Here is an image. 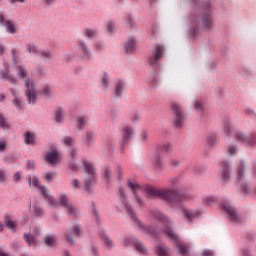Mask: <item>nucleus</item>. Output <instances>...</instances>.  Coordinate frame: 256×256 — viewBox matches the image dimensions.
I'll list each match as a JSON object with an SVG mask.
<instances>
[{
	"label": "nucleus",
	"mask_w": 256,
	"mask_h": 256,
	"mask_svg": "<svg viewBox=\"0 0 256 256\" xmlns=\"http://www.w3.org/2000/svg\"><path fill=\"white\" fill-rule=\"evenodd\" d=\"M55 121L56 123H62L63 119H65V111L62 108H57L55 110Z\"/></svg>",
	"instance_id": "obj_33"
},
{
	"label": "nucleus",
	"mask_w": 256,
	"mask_h": 256,
	"mask_svg": "<svg viewBox=\"0 0 256 256\" xmlns=\"http://www.w3.org/2000/svg\"><path fill=\"white\" fill-rule=\"evenodd\" d=\"M27 53H39L37 46L35 44H26Z\"/></svg>",
	"instance_id": "obj_45"
},
{
	"label": "nucleus",
	"mask_w": 256,
	"mask_h": 256,
	"mask_svg": "<svg viewBox=\"0 0 256 256\" xmlns=\"http://www.w3.org/2000/svg\"><path fill=\"white\" fill-rule=\"evenodd\" d=\"M62 143L67 147H73L75 145V139L70 136H64L62 138Z\"/></svg>",
	"instance_id": "obj_37"
},
{
	"label": "nucleus",
	"mask_w": 256,
	"mask_h": 256,
	"mask_svg": "<svg viewBox=\"0 0 256 256\" xmlns=\"http://www.w3.org/2000/svg\"><path fill=\"white\" fill-rule=\"evenodd\" d=\"M83 165L86 173L89 175V177L84 180V187L86 191H91V186L95 185L97 181V174L95 173V167H93V164H91L87 160L83 161Z\"/></svg>",
	"instance_id": "obj_6"
},
{
	"label": "nucleus",
	"mask_w": 256,
	"mask_h": 256,
	"mask_svg": "<svg viewBox=\"0 0 256 256\" xmlns=\"http://www.w3.org/2000/svg\"><path fill=\"white\" fill-rule=\"evenodd\" d=\"M227 153H228V155H235V154H237V147L229 146L227 148Z\"/></svg>",
	"instance_id": "obj_55"
},
{
	"label": "nucleus",
	"mask_w": 256,
	"mask_h": 256,
	"mask_svg": "<svg viewBox=\"0 0 256 256\" xmlns=\"http://www.w3.org/2000/svg\"><path fill=\"white\" fill-rule=\"evenodd\" d=\"M150 215L160 223L161 231L165 233V235L168 237V239H170V241H173L180 255H183V256L189 255V245L179 240V236L175 233V231L171 227V225H173V223L171 222V219H169V217H167L165 214H163L159 210L150 211Z\"/></svg>",
	"instance_id": "obj_2"
},
{
	"label": "nucleus",
	"mask_w": 256,
	"mask_h": 256,
	"mask_svg": "<svg viewBox=\"0 0 256 256\" xmlns=\"http://www.w3.org/2000/svg\"><path fill=\"white\" fill-rule=\"evenodd\" d=\"M202 255L203 256H213V251H211V250H204Z\"/></svg>",
	"instance_id": "obj_64"
},
{
	"label": "nucleus",
	"mask_w": 256,
	"mask_h": 256,
	"mask_svg": "<svg viewBox=\"0 0 256 256\" xmlns=\"http://www.w3.org/2000/svg\"><path fill=\"white\" fill-rule=\"evenodd\" d=\"M128 186L130 187V189H132V191L136 197L137 203L142 206L143 200L141 198H139V195L137 194L138 191H141V186L138 183H133V182H128Z\"/></svg>",
	"instance_id": "obj_22"
},
{
	"label": "nucleus",
	"mask_w": 256,
	"mask_h": 256,
	"mask_svg": "<svg viewBox=\"0 0 256 256\" xmlns=\"http://www.w3.org/2000/svg\"><path fill=\"white\" fill-rule=\"evenodd\" d=\"M94 137H95V135L93 134V132L89 131L86 133L85 141H86V145H88V147L92 145Z\"/></svg>",
	"instance_id": "obj_43"
},
{
	"label": "nucleus",
	"mask_w": 256,
	"mask_h": 256,
	"mask_svg": "<svg viewBox=\"0 0 256 256\" xmlns=\"http://www.w3.org/2000/svg\"><path fill=\"white\" fill-rule=\"evenodd\" d=\"M70 183L73 189H81V181H79V179L73 178Z\"/></svg>",
	"instance_id": "obj_46"
},
{
	"label": "nucleus",
	"mask_w": 256,
	"mask_h": 256,
	"mask_svg": "<svg viewBox=\"0 0 256 256\" xmlns=\"http://www.w3.org/2000/svg\"><path fill=\"white\" fill-rule=\"evenodd\" d=\"M5 226L11 231H15L17 229V222H15L11 217L5 216L4 219Z\"/></svg>",
	"instance_id": "obj_30"
},
{
	"label": "nucleus",
	"mask_w": 256,
	"mask_h": 256,
	"mask_svg": "<svg viewBox=\"0 0 256 256\" xmlns=\"http://www.w3.org/2000/svg\"><path fill=\"white\" fill-rule=\"evenodd\" d=\"M6 179H7V173H5V170H0V183H5Z\"/></svg>",
	"instance_id": "obj_58"
},
{
	"label": "nucleus",
	"mask_w": 256,
	"mask_h": 256,
	"mask_svg": "<svg viewBox=\"0 0 256 256\" xmlns=\"http://www.w3.org/2000/svg\"><path fill=\"white\" fill-rule=\"evenodd\" d=\"M246 166L247 164L243 160L237 163L234 179L241 191L249 193V186H247V173H245Z\"/></svg>",
	"instance_id": "obj_4"
},
{
	"label": "nucleus",
	"mask_w": 256,
	"mask_h": 256,
	"mask_svg": "<svg viewBox=\"0 0 256 256\" xmlns=\"http://www.w3.org/2000/svg\"><path fill=\"white\" fill-rule=\"evenodd\" d=\"M234 139L238 143H243V145H247L248 147H256V132L247 135L245 132L235 131Z\"/></svg>",
	"instance_id": "obj_7"
},
{
	"label": "nucleus",
	"mask_w": 256,
	"mask_h": 256,
	"mask_svg": "<svg viewBox=\"0 0 256 256\" xmlns=\"http://www.w3.org/2000/svg\"><path fill=\"white\" fill-rule=\"evenodd\" d=\"M102 243H103L106 247H108V249L113 248V240H111V238H109V236H107V235H104V236L102 237Z\"/></svg>",
	"instance_id": "obj_39"
},
{
	"label": "nucleus",
	"mask_w": 256,
	"mask_h": 256,
	"mask_svg": "<svg viewBox=\"0 0 256 256\" xmlns=\"http://www.w3.org/2000/svg\"><path fill=\"white\" fill-rule=\"evenodd\" d=\"M24 143L26 145H35V134L31 132H26L24 134Z\"/></svg>",
	"instance_id": "obj_31"
},
{
	"label": "nucleus",
	"mask_w": 256,
	"mask_h": 256,
	"mask_svg": "<svg viewBox=\"0 0 256 256\" xmlns=\"http://www.w3.org/2000/svg\"><path fill=\"white\" fill-rule=\"evenodd\" d=\"M32 215L35 217H43V215H45V211H43V208H41L39 205L33 204Z\"/></svg>",
	"instance_id": "obj_34"
},
{
	"label": "nucleus",
	"mask_w": 256,
	"mask_h": 256,
	"mask_svg": "<svg viewBox=\"0 0 256 256\" xmlns=\"http://www.w3.org/2000/svg\"><path fill=\"white\" fill-rule=\"evenodd\" d=\"M220 167L223 181H228L229 177H231V164L227 161H222Z\"/></svg>",
	"instance_id": "obj_20"
},
{
	"label": "nucleus",
	"mask_w": 256,
	"mask_h": 256,
	"mask_svg": "<svg viewBox=\"0 0 256 256\" xmlns=\"http://www.w3.org/2000/svg\"><path fill=\"white\" fill-rule=\"evenodd\" d=\"M172 113L174 115L173 124L175 127H183L185 123V113L181 109V106L178 103H172L171 104Z\"/></svg>",
	"instance_id": "obj_9"
},
{
	"label": "nucleus",
	"mask_w": 256,
	"mask_h": 256,
	"mask_svg": "<svg viewBox=\"0 0 256 256\" xmlns=\"http://www.w3.org/2000/svg\"><path fill=\"white\" fill-rule=\"evenodd\" d=\"M194 107H195L196 111H203V101L196 100Z\"/></svg>",
	"instance_id": "obj_51"
},
{
	"label": "nucleus",
	"mask_w": 256,
	"mask_h": 256,
	"mask_svg": "<svg viewBox=\"0 0 256 256\" xmlns=\"http://www.w3.org/2000/svg\"><path fill=\"white\" fill-rule=\"evenodd\" d=\"M56 177H57V173L55 172L54 173L48 172L45 175L46 181H53Z\"/></svg>",
	"instance_id": "obj_52"
},
{
	"label": "nucleus",
	"mask_w": 256,
	"mask_h": 256,
	"mask_svg": "<svg viewBox=\"0 0 256 256\" xmlns=\"http://www.w3.org/2000/svg\"><path fill=\"white\" fill-rule=\"evenodd\" d=\"M145 193L148 197L153 199H162L163 201H167L170 207H174V209H180L183 217L189 223L193 222V219L199 217L201 215L200 210H189L183 205L186 201H191L193 196L191 194H181L177 190L173 189H159L152 186L145 187Z\"/></svg>",
	"instance_id": "obj_1"
},
{
	"label": "nucleus",
	"mask_w": 256,
	"mask_h": 256,
	"mask_svg": "<svg viewBox=\"0 0 256 256\" xmlns=\"http://www.w3.org/2000/svg\"><path fill=\"white\" fill-rule=\"evenodd\" d=\"M251 177H252V179H256V162L252 163V166H251Z\"/></svg>",
	"instance_id": "obj_57"
},
{
	"label": "nucleus",
	"mask_w": 256,
	"mask_h": 256,
	"mask_svg": "<svg viewBox=\"0 0 256 256\" xmlns=\"http://www.w3.org/2000/svg\"><path fill=\"white\" fill-rule=\"evenodd\" d=\"M137 49V40L135 38H130L125 44L126 53H133Z\"/></svg>",
	"instance_id": "obj_24"
},
{
	"label": "nucleus",
	"mask_w": 256,
	"mask_h": 256,
	"mask_svg": "<svg viewBox=\"0 0 256 256\" xmlns=\"http://www.w3.org/2000/svg\"><path fill=\"white\" fill-rule=\"evenodd\" d=\"M178 185H179V180L177 179V178H172L171 180H170V187H178Z\"/></svg>",
	"instance_id": "obj_60"
},
{
	"label": "nucleus",
	"mask_w": 256,
	"mask_h": 256,
	"mask_svg": "<svg viewBox=\"0 0 256 256\" xmlns=\"http://www.w3.org/2000/svg\"><path fill=\"white\" fill-rule=\"evenodd\" d=\"M246 113H247V115H249L250 117H252V119H256V113L253 111V109L247 108V109H246Z\"/></svg>",
	"instance_id": "obj_59"
},
{
	"label": "nucleus",
	"mask_w": 256,
	"mask_h": 256,
	"mask_svg": "<svg viewBox=\"0 0 256 256\" xmlns=\"http://www.w3.org/2000/svg\"><path fill=\"white\" fill-rule=\"evenodd\" d=\"M60 203L61 205H63V207H66V209H68V215H73L74 217L77 216V208L69 203V198L67 197V194L60 195Z\"/></svg>",
	"instance_id": "obj_19"
},
{
	"label": "nucleus",
	"mask_w": 256,
	"mask_h": 256,
	"mask_svg": "<svg viewBox=\"0 0 256 256\" xmlns=\"http://www.w3.org/2000/svg\"><path fill=\"white\" fill-rule=\"evenodd\" d=\"M216 199L213 196H206L204 198V202H206L207 205H212V203H215Z\"/></svg>",
	"instance_id": "obj_54"
},
{
	"label": "nucleus",
	"mask_w": 256,
	"mask_h": 256,
	"mask_svg": "<svg viewBox=\"0 0 256 256\" xmlns=\"http://www.w3.org/2000/svg\"><path fill=\"white\" fill-rule=\"evenodd\" d=\"M25 87V95L28 103L35 105V103H37V86L35 85V81H33L31 78H27L25 81Z\"/></svg>",
	"instance_id": "obj_8"
},
{
	"label": "nucleus",
	"mask_w": 256,
	"mask_h": 256,
	"mask_svg": "<svg viewBox=\"0 0 256 256\" xmlns=\"http://www.w3.org/2000/svg\"><path fill=\"white\" fill-rule=\"evenodd\" d=\"M207 143L208 145H215L217 143V137L215 135L208 136Z\"/></svg>",
	"instance_id": "obj_53"
},
{
	"label": "nucleus",
	"mask_w": 256,
	"mask_h": 256,
	"mask_svg": "<svg viewBox=\"0 0 256 256\" xmlns=\"http://www.w3.org/2000/svg\"><path fill=\"white\" fill-rule=\"evenodd\" d=\"M124 89H125V82L124 81L119 80L118 82H116V86H115V89H114V93H115L116 97L121 96Z\"/></svg>",
	"instance_id": "obj_32"
},
{
	"label": "nucleus",
	"mask_w": 256,
	"mask_h": 256,
	"mask_svg": "<svg viewBox=\"0 0 256 256\" xmlns=\"http://www.w3.org/2000/svg\"><path fill=\"white\" fill-rule=\"evenodd\" d=\"M4 67H5V71L0 72V77H2V79H5L6 81H9L13 85H15V83H17V78H15L13 75H10L9 67L7 65H4Z\"/></svg>",
	"instance_id": "obj_23"
},
{
	"label": "nucleus",
	"mask_w": 256,
	"mask_h": 256,
	"mask_svg": "<svg viewBox=\"0 0 256 256\" xmlns=\"http://www.w3.org/2000/svg\"><path fill=\"white\" fill-rule=\"evenodd\" d=\"M69 168L71 169V171H78L79 170V166H77V164H75V162H71L69 165Z\"/></svg>",
	"instance_id": "obj_63"
},
{
	"label": "nucleus",
	"mask_w": 256,
	"mask_h": 256,
	"mask_svg": "<svg viewBox=\"0 0 256 256\" xmlns=\"http://www.w3.org/2000/svg\"><path fill=\"white\" fill-rule=\"evenodd\" d=\"M221 209L225 211L228 215V219H230L232 223H239V214L235 207L231 206L229 202H222Z\"/></svg>",
	"instance_id": "obj_12"
},
{
	"label": "nucleus",
	"mask_w": 256,
	"mask_h": 256,
	"mask_svg": "<svg viewBox=\"0 0 256 256\" xmlns=\"http://www.w3.org/2000/svg\"><path fill=\"white\" fill-rule=\"evenodd\" d=\"M115 173H116V177L117 179H121V175L123 174V168L121 167V165H117L115 168Z\"/></svg>",
	"instance_id": "obj_50"
},
{
	"label": "nucleus",
	"mask_w": 256,
	"mask_h": 256,
	"mask_svg": "<svg viewBox=\"0 0 256 256\" xmlns=\"http://www.w3.org/2000/svg\"><path fill=\"white\" fill-rule=\"evenodd\" d=\"M157 256H169V248L165 244H159L156 246Z\"/></svg>",
	"instance_id": "obj_27"
},
{
	"label": "nucleus",
	"mask_w": 256,
	"mask_h": 256,
	"mask_svg": "<svg viewBox=\"0 0 256 256\" xmlns=\"http://www.w3.org/2000/svg\"><path fill=\"white\" fill-rule=\"evenodd\" d=\"M24 239L30 247H37V240H35V236L31 234H24Z\"/></svg>",
	"instance_id": "obj_35"
},
{
	"label": "nucleus",
	"mask_w": 256,
	"mask_h": 256,
	"mask_svg": "<svg viewBox=\"0 0 256 256\" xmlns=\"http://www.w3.org/2000/svg\"><path fill=\"white\" fill-rule=\"evenodd\" d=\"M11 93L14 97V99L12 101L14 107H16V109L21 111L23 109V99L21 98V95H19V93L15 92L14 89H11Z\"/></svg>",
	"instance_id": "obj_21"
},
{
	"label": "nucleus",
	"mask_w": 256,
	"mask_h": 256,
	"mask_svg": "<svg viewBox=\"0 0 256 256\" xmlns=\"http://www.w3.org/2000/svg\"><path fill=\"white\" fill-rule=\"evenodd\" d=\"M41 95H51V87H49V85L44 86L41 90H40Z\"/></svg>",
	"instance_id": "obj_48"
},
{
	"label": "nucleus",
	"mask_w": 256,
	"mask_h": 256,
	"mask_svg": "<svg viewBox=\"0 0 256 256\" xmlns=\"http://www.w3.org/2000/svg\"><path fill=\"white\" fill-rule=\"evenodd\" d=\"M39 55L42 57V59H51L53 57L51 50H42L40 51Z\"/></svg>",
	"instance_id": "obj_42"
},
{
	"label": "nucleus",
	"mask_w": 256,
	"mask_h": 256,
	"mask_svg": "<svg viewBox=\"0 0 256 256\" xmlns=\"http://www.w3.org/2000/svg\"><path fill=\"white\" fill-rule=\"evenodd\" d=\"M105 49V46L103 45V43L98 42L96 43V51H98V53H101V51H103Z\"/></svg>",
	"instance_id": "obj_61"
},
{
	"label": "nucleus",
	"mask_w": 256,
	"mask_h": 256,
	"mask_svg": "<svg viewBox=\"0 0 256 256\" xmlns=\"http://www.w3.org/2000/svg\"><path fill=\"white\" fill-rule=\"evenodd\" d=\"M0 127L2 129H9V123H7L3 114H0Z\"/></svg>",
	"instance_id": "obj_47"
},
{
	"label": "nucleus",
	"mask_w": 256,
	"mask_h": 256,
	"mask_svg": "<svg viewBox=\"0 0 256 256\" xmlns=\"http://www.w3.org/2000/svg\"><path fill=\"white\" fill-rule=\"evenodd\" d=\"M97 30L95 29H86L84 31V35H86V37H88L89 39H93V37H97Z\"/></svg>",
	"instance_id": "obj_41"
},
{
	"label": "nucleus",
	"mask_w": 256,
	"mask_h": 256,
	"mask_svg": "<svg viewBox=\"0 0 256 256\" xmlns=\"http://www.w3.org/2000/svg\"><path fill=\"white\" fill-rule=\"evenodd\" d=\"M124 247H129V245L134 244V247L138 253H142V255H147V248L143 243L139 242L135 238H124L122 241Z\"/></svg>",
	"instance_id": "obj_15"
},
{
	"label": "nucleus",
	"mask_w": 256,
	"mask_h": 256,
	"mask_svg": "<svg viewBox=\"0 0 256 256\" xmlns=\"http://www.w3.org/2000/svg\"><path fill=\"white\" fill-rule=\"evenodd\" d=\"M169 165H170V167H173V168L179 167V165H181V161H179V160H177L175 158H172L169 161Z\"/></svg>",
	"instance_id": "obj_49"
},
{
	"label": "nucleus",
	"mask_w": 256,
	"mask_h": 256,
	"mask_svg": "<svg viewBox=\"0 0 256 256\" xmlns=\"http://www.w3.org/2000/svg\"><path fill=\"white\" fill-rule=\"evenodd\" d=\"M45 243L48 247H54L57 245V236L56 235H49L45 237Z\"/></svg>",
	"instance_id": "obj_36"
},
{
	"label": "nucleus",
	"mask_w": 256,
	"mask_h": 256,
	"mask_svg": "<svg viewBox=\"0 0 256 256\" xmlns=\"http://www.w3.org/2000/svg\"><path fill=\"white\" fill-rule=\"evenodd\" d=\"M165 53V47L162 44H156L152 50V54L149 57V65H157Z\"/></svg>",
	"instance_id": "obj_11"
},
{
	"label": "nucleus",
	"mask_w": 256,
	"mask_h": 256,
	"mask_svg": "<svg viewBox=\"0 0 256 256\" xmlns=\"http://www.w3.org/2000/svg\"><path fill=\"white\" fill-rule=\"evenodd\" d=\"M0 25H3L6 29V33H9L10 35H15L17 32V26H15L13 21L5 19V14H3V12H0Z\"/></svg>",
	"instance_id": "obj_17"
},
{
	"label": "nucleus",
	"mask_w": 256,
	"mask_h": 256,
	"mask_svg": "<svg viewBox=\"0 0 256 256\" xmlns=\"http://www.w3.org/2000/svg\"><path fill=\"white\" fill-rule=\"evenodd\" d=\"M79 48H80V51H82L83 53L82 59H91V57H93L91 55V50H89V47H87V44H85V42H80Z\"/></svg>",
	"instance_id": "obj_26"
},
{
	"label": "nucleus",
	"mask_w": 256,
	"mask_h": 256,
	"mask_svg": "<svg viewBox=\"0 0 256 256\" xmlns=\"http://www.w3.org/2000/svg\"><path fill=\"white\" fill-rule=\"evenodd\" d=\"M121 133H122V145H126V143H129V141L133 139V134L135 133V130L133 129V126L125 125L121 128Z\"/></svg>",
	"instance_id": "obj_18"
},
{
	"label": "nucleus",
	"mask_w": 256,
	"mask_h": 256,
	"mask_svg": "<svg viewBox=\"0 0 256 256\" xmlns=\"http://www.w3.org/2000/svg\"><path fill=\"white\" fill-rule=\"evenodd\" d=\"M26 167H27V169H34L35 168V162L31 161V160H28L26 162Z\"/></svg>",
	"instance_id": "obj_62"
},
{
	"label": "nucleus",
	"mask_w": 256,
	"mask_h": 256,
	"mask_svg": "<svg viewBox=\"0 0 256 256\" xmlns=\"http://www.w3.org/2000/svg\"><path fill=\"white\" fill-rule=\"evenodd\" d=\"M16 73L19 79H27V75H29V72L23 65L16 66Z\"/></svg>",
	"instance_id": "obj_28"
},
{
	"label": "nucleus",
	"mask_w": 256,
	"mask_h": 256,
	"mask_svg": "<svg viewBox=\"0 0 256 256\" xmlns=\"http://www.w3.org/2000/svg\"><path fill=\"white\" fill-rule=\"evenodd\" d=\"M204 12L202 14V25L204 29H211L213 27V17L211 16V3L206 2L203 6Z\"/></svg>",
	"instance_id": "obj_10"
},
{
	"label": "nucleus",
	"mask_w": 256,
	"mask_h": 256,
	"mask_svg": "<svg viewBox=\"0 0 256 256\" xmlns=\"http://www.w3.org/2000/svg\"><path fill=\"white\" fill-rule=\"evenodd\" d=\"M190 30L189 33L190 35H197V31L199 30V20H197V18L192 17L190 20Z\"/></svg>",
	"instance_id": "obj_25"
},
{
	"label": "nucleus",
	"mask_w": 256,
	"mask_h": 256,
	"mask_svg": "<svg viewBox=\"0 0 256 256\" xmlns=\"http://www.w3.org/2000/svg\"><path fill=\"white\" fill-rule=\"evenodd\" d=\"M45 161L48 163V165L55 167V165L61 162V154L59 153V150L54 148L50 151H47L45 154Z\"/></svg>",
	"instance_id": "obj_13"
},
{
	"label": "nucleus",
	"mask_w": 256,
	"mask_h": 256,
	"mask_svg": "<svg viewBox=\"0 0 256 256\" xmlns=\"http://www.w3.org/2000/svg\"><path fill=\"white\" fill-rule=\"evenodd\" d=\"M101 85L104 89L109 88V75L107 73H104L101 79Z\"/></svg>",
	"instance_id": "obj_40"
},
{
	"label": "nucleus",
	"mask_w": 256,
	"mask_h": 256,
	"mask_svg": "<svg viewBox=\"0 0 256 256\" xmlns=\"http://www.w3.org/2000/svg\"><path fill=\"white\" fill-rule=\"evenodd\" d=\"M113 29H115V23L113 21H109L107 23V31H108V33H113Z\"/></svg>",
	"instance_id": "obj_56"
},
{
	"label": "nucleus",
	"mask_w": 256,
	"mask_h": 256,
	"mask_svg": "<svg viewBox=\"0 0 256 256\" xmlns=\"http://www.w3.org/2000/svg\"><path fill=\"white\" fill-rule=\"evenodd\" d=\"M83 233V231L81 230V226H79L78 224H74L65 234V239L66 241H68V243H70L71 245H73V243H75V239H73V236L76 237H81V234Z\"/></svg>",
	"instance_id": "obj_16"
},
{
	"label": "nucleus",
	"mask_w": 256,
	"mask_h": 256,
	"mask_svg": "<svg viewBox=\"0 0 256 256\" xmlns=\"http://www.w3.org/2000/svg\"><path fill=\"white\" fill-rule=\"evenodd\" d=\"M171 144L170 143H164L160 146H158V153L155 156L154 159V165L158 169H161L163 167V157H161L160 153H169V150L171 149Z\"/></svg>",
	"instance_id": "obj_14"
},
{
	"label": "nucleus",
	"mask_w": 256,
	"mask_h": 256,
	"mask_svg": "<svg viewBox=\"0 0 256 256\" xmlns=\"http://www.w3.org/2000/svg\"><path fill=\"white\" fill-rule=\"evenodd\" d=\"M119 195L122 199V203L125 207V210L127 211L129 217L132 219V221H134L137 229L140 231V233H144L146 235H152L153 237H155L157 235V229L152 228L151 226H147L143 223H141V221H139V219L137 218V215H135V212L133 211V208L131 207V205H129V203H127V196L125 195V189L120 188L119 189Z\"/></svg>",
	"instance_id": "obj_3"
},
{
	"label": "nucleus",
	"mask_w": 256,
	"mask_h": 256,
	"mask_svg": "<svg viewBox=\"0 0 256 256\" xmlns=\"http://www.w3.org/2000/svg\"><path fill=\"white\" fill-rule=\"evenodd\" d=\"M103 176L106 183H111V168L109 166L104 168Z\"/></svg>",
	"instance_id": "obj_38"
},
{
	"label": "nucleus",
	"mask_w": 256,
	"mask_h": 256,
	"mask_svg": "<svg viewBox=\"0 0 256 256\" xmlns=\"http://www.w3.org/2000/svg\"><path fill=\"white\" fill-rule=\"evenodd\" d=\"M29 185L30 187H34V189H37V191H39V193L43 195V197L46 199V201H48V203H50V205H52V207H57V201L55 200V198H53V196L49 195L47 188L39 183V179L37 177L33 176L32 178H30Z\"/></svg>",
	"instance_id": "obj_5"
},
{
	"label": "nucleus",
	"mask_w": 256,
	"mask_h": 256,
	"mask_svg": "<svg viewBox=\"0 0 256 256\" xmlns=\"http://www.w3.org/2000/svg\"><path fill=\"white\" fill-rule=\"evenodd\" d=\"M224 133H226V135L231 136V133H233V130L235 129V126L233 125V123H231V120L226 119L224 120Z\"/></svg>",
	"instance_id": "obj_29"
},
{
	"label": "nucleus",
	"mask_w": 256,
	"mask_h": 256,
	"mask_svg": "<svg viewBox=\"0 0 256 256\" xmlns=\"http://www.w3.org/2000/svg\"><path fill=\"white\" fill-rule=\"evenodd\" d=\"M87 121H89V118H87L85 116H80L78 118V127H79V129H83V127H85V125L87 124Z\"/></svg>",
	"instance_id": "obj_44"
}]
</instances>
